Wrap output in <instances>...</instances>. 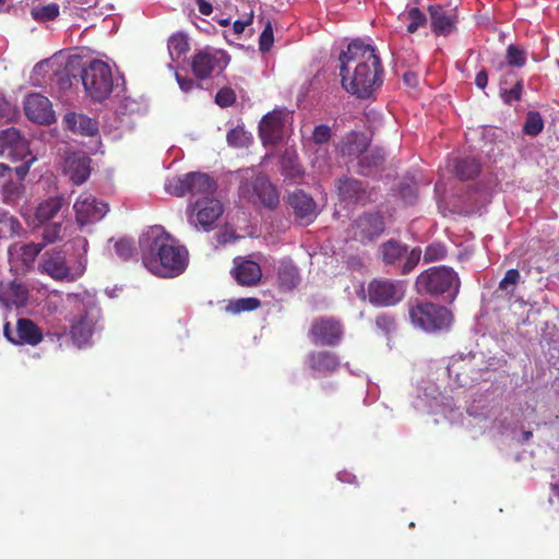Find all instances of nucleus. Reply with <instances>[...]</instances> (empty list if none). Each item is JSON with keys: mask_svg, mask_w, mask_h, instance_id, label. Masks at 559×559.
<instances>
[{"mask_svg": "<svg viewBox=\"0 0 559 559\" xmlns=\"http://www.w3.org/2000/svg\"><path fill=\"white\" fill-rule=\"evenodd\" d=\"M454 173L460 180H469L480 170L479 163L473 157H462L454 160Z\"/></svg>", "mask_w": 559, "mask_h": 559, "instance_id": "nucleus-32", "label": "nucleus"}, {"mask_svg": "<svg viewBox=\"0 0 559 559\" xmlns=\"http://www.w3.org/2000/svg\"><path fill=\"white\" fill-rule=\"evenodd\" d=\"M115 251L122 260H129L135 252L134 242L126 238L119 239L115 243Z\"/></svg>", "mask_w": 559, "mask_h": 559, "instance_id": "nucleus-46", "label": "nucleus"}, {"mask_svg": "<svg viewBox=\"0 0 559 559\" xmlns=\"http://www.w3.org/2000/svg\"><path fill=\"white\" fill-rule=\"evenodd\" d=\"M384 162V153L382 150L366 151L360 157L358 164L362 169L377 168Z\"/></svg>", "mask_w": 559, "mask_h": 559, "instance_id": "nucleus-40", "label": "nucleus"}, {"mask_svg": "<svg viewBox=\"0 0 559 559\" xmlns=\"http://www.w3.org/2000/svg\"><path fill=\"white\" fill-rule=\"evenodd\" d=\"M13 169L4 163H0V177H5L8 174L12 173Z\"/></svg>", "mask_w": 559, "mask_h": 559, "instance_id": "nucleus-62", "label": "nucleus"}, {"mask_svg": "<svg viewBox=\"0 0 559 559\" xmlns=\"http://www.w3.org/2000/svg\"><path fill=\"white\" fill-rule=\"evenodd\" d=\"M503 84H507V80H500V97L504 104L511 105L513 102L521 100L524 84L522 79H518L515 84L511 88L502 87Z\"/></svg>", "mask_w": 559, "mask_h": 559, "instance_id": "nucleus-37", "label": "nucleus"}, {"mask_svg": "<svg viewBox=\"0 0 559 559\" xmlns=\"http://www.w3.org/2000/svg\"><path fill=\"white\" fill-rule=\"evenodd\" d=\"M223 211L224 207L219 200L213 197H202L198 198L193 203H189L186 213L190 225L198 229L202 228L204 231H210L223 214Z\"/></svg>", "mask_w": 559, "mask_h": 559, "instance_id": "nucleus-9", "label": "nucleus"}, {"mask_svg": "<svg viewBox=\"0 0 559 559\" xmlns=\"http://www.w3.org/2000/svg\"><path fill=\"white\" fill-rule=\"evenodd\" d=\"M344 336V326L334 317H318L311 322L308 337L313 345L337 346Z\"/></svg>", "mask_w": 559, "mask_h": 559, "instance_id": "nucleus-12", "label": "nucleus"}, {"mask_svg": "<svg viewBox=\"0 0 559 559\" xmlns=\"http://www.w3.org/2000/svg\"><path fill=\"white\" fill-rule=\"evenodd\" d=\"M17 114L16 107L0 94V118L5 121H12L16 118Z\"/></svg>", "mask_w": 559, "mask_h": 559, "instance_id": "nucleus-47", "label": "nucleus"}, {"mask_svg": "<svg viewBox=\"0 0 559 559\" xmlns=\"http://www.w3.org/2000/svg\"><path fill=\"white\" fill-rule=\"evenodd\" d=\"M252 21V17H250L249 20L247 21H240V20H237L234 22V25H233V29L236 34H241L243 33L245 28L247 25H249Z\"/></svg>", "mask_w": 559, "mask_h": 559, "instance_id": "nucleus-61", "label": "nucleus"}, {"mask_svg": "<svg viewBox=\"0 0 559 559\" xmlns=\"http://www.w3.org/2000/svg\"><path fill=\"white\" fill-rule=\"evenodd\" d=\"M273 43V31L271 25L269 24L264 31L260 35V50L267 51L270 50Z\"/></svg>", "mask_w": 559, "mask_h": 559, "instance_id": "nucleus-55", "label": "nucleus"}, {"mask_svg": "<svg viewBox=\"0 0 559 559\" xmlns=\"http://www.w3.org/2000/svg\"><path fill=\"white\" fill-rule=\"evenodd\" d=\"M8 227L11 230L12 234H19V231L22 229V225L17 218L14 216H8Z\"/></svg>", "mask_w": 559, "mask_h": 559, "instance_id": "nucleus-60", "label": "nucleus"}, {"mask_svg": "<svg viewBox=\"0 0 559 559\" xmlns=\"http://www.w3.org/2000/svg\"><path fill=\"white\" fill-rule=\"evenodd\" d=\"M61 224H50L44 228L43 238L46 243H52L60 239Z\"/></svg>", "mask_w": 559, "mask_h": 559, "instance_id": "nucleus-53", "label": "nucleus"}, {"mask_svg": "<svg viewBox=\"0 0 559 559\" xmlns=\"http://www.w3.org/2000/svg\"><path fill=\"white\" fill-rule=\"evenodd\" d=\"M236 282L246 287L255 286L262 277V270L259 263L251 260L236 262L233 270Z\"/></svg>", "mask_w": 559, "mask_h": 559, "instance_id": "nucleus-26", "label": "nucleus"}, {"mask_svg": "<svg viewBox=\"0 0 559 559\" xmlns=\"http://www.w3.org/2000/svg\"><path fill=\"white\" fill-rule=\"evenodd\" d=\"M28 300V289L20 282L12 281L10 283L0 284V302L5 308L25 307Z\"/></svg>", "mask_w": 559, "mask_h": 559, "instance_id": "nucleus-22", "label": "nucleus"}, {"mask_svg": "<svg viewBox=\"0 0 559 559\" xmlns=\"http://www.w3.org/2000/svg\"><path fill=\"white\" fill-rule=\"evenodd\" d=\"M337 192L342 200L358 203L365 202L367 192L364 183L355 178L343 177L337 179Z\"/></svg>", "mask_w": 559, "mask_h": 559, "instance_id": "nucleus-27", "label": "nucleus"}, {"mask_svg": "<svg viewBox=\"0 0 559 559\" xmlns=\"http://www.w3.org/2000/svg\"><path fill=\"white\" fill-rule=\"evenodd\" d=\"M63 124L71 132L84 136H93L98 132V122L95 119L74 111L64 115Z\"/></svg>", "mask_w": 559, "mask_h": 559, "instance_id": "nucleus-25", "label": "nucleus"}, {"mask_svg": "<svg viewBox=\"0 0 559 559\" xmlns=\"http://www.w3.org/2000/svg\"><path fill=\"white\" fill-rule=\"evenodd\" d=\"M72 301V318L70 319L69 335L71 341L79 348L86 345L94 332L95 324L99 319V308L91 298L74 296Z\"/></svg>", "mask_w": 559, "mask_h": 559, "instance_id": "nucleus-3", "label": "nucleus"}, {"mask_svg": "<svg viewBox=\"0 0 559 559\" xmlns=\"http://www.w3.org/2000/svg\"><path fill=\"white\" fill-rule=\"evenodd\" d=\"M284 175L292 179L301 178L304 170L301 165L294 157H285L282 162Z\"/></svg>", "mask_w": 559, "mask_h": 559, "instance_id": "nucleus-45", "label": "nucleus"}, {"mask_svg": "<svg viewBox=\"0 0 559 559\" xmlns=\"http://www.w3.org/2000/svg\"><path fill=\"white\" fill-rule=\"evenodd\" d=\"M227 142L233 146H242L245 142V131L242 128H235L228 131Z\"/></svg>", "mask_w": 559, "mask_h": 559, "instance_id": "nucleus-54", "label": "nucleus"}, {"mask_svg": "<svg viewBox=\"0 0 559 559\" xmlns=\"http://www.w3.org/2000/svg\"><path fill=\"white\" fill-rule=\"evenodd\" d=\"M64 199L61 195L48 198L38 204L35 216L39 223H45L53 218L62 209Z\"/></svg>", "mask_w": 559, "mask_h": 559, "instance_id": "nucleus-31", "label": "nucleus"}, {"mask_svg": "<svg viewBox=\"0 0 559 559\" xmlns=\"http://www.w3.org/2000/svg\"><path fill=\"white\" fill-rule=\"evenodd\" d=\"M521 274L516 269H510L506 272L504 277L499 283V289L514 293V287L520 282Z\"/></svg>", "mask_w": 559, "mask_h": 559, "instance_id": "nucleus-44", "label": "nucleus"}, {"mask_svg": "<svg viewBox=\"0 0 559 559\" xmlns=\"http://www.w3.org/2000/svg\"><path fill=\"white\" fill-rule=\"evenodd\" d=\"M139 245L143 264L154 274L177 276L188 265V251L166 236L147 233L140 237Z\"/></svg>", "mask_w": 559, "mask_h": 559, "instance_id": "nucleus-2", "label": "nucleus"}, {"mask_svg": "<svg viewBox=\"0 0 559 559\" xmlns=\"http://www.w3.org/2000/svg\"><path fill=\"white\" fill-rule=\"evenodd\" d=\"M41 270L57 281H75L81 273H72L67 264L66 254L62 251L48 250L43 255Z\"/></svg>", "mask_w": 559, "mask_h": 559, "instance_id": "nucleus-17", "label": "nucleus"}, {"mask_svg": "<svg viewBox=\"0 0 559 559\" xmlns=\"http://www.w3.org/2000/svg\"><path fill=\"white\" fill-rule=\"evenodd\" d=\"M409 24L407 25V32L414 34L417 29L425 25L427 22L426 15L416 7L409 9L406 14Z\"/></svg>", "mask_w": 559, "mask_h": 559, "instance_id": "nucleus-41", "label": "nucleus"}, {"mask_svg": "<svg viewBox=\"0 0 559 559\" xmlns=\"http://www.w3.org/2000/svg\"><path fill=\"white\" fill-rule=\"evenodd\" d=\"M338 60L341 85L347 93L369 99L382 86L384 68L373 46L353 40Z\"/></svg>", "mask_w": 559, "mask_h": 559, "instance_id": "nucleus-1", "label": "nucleus"}, {"mask_svg": "<svg viewBox=\"0 0 559 559\" xmlns=\"http://www.w3.org/2000/svg\"><path fill=\"white\" fill-rule=\"evenodd\" d=\"M24 190V186L21 182L8 181L3 185V200L7 203L15 202L20 199L22 192Z\"/></svg>", "mask_w": 559, "mask_h": 559, "instance_id": "nucleus-43", "label": "nucleus"}, {"mask_svg": "<svg viewBox=\"0 0 559 559\" xmlns=\"http://www.w3.org/2000/svg\"><path fill=\"white\" fill-rule=\"evenodd\" d=\"M5 151L13 162L31 155L28 141L13 127L0 131V156L4 155Z\"/></svg>", "mask_w": 559, "mask_h": 559, "instance_id": "nucleus-16", "label": "nucleus"}, {"mask_svg": "<svg viewBox=\"0 0 559 559\" xmlns=\"http://www.w3.org/2000/svg\"><path fill=\"white\" fill-rule=\"evenodd\" d=\"M421 255V250L419 248L412 249L408 253H406L405 262L402 266V274H408L412 272L415 266L418 264Z\"/></svg>", "mask_w": 559, "mask_h": 559, "instance_id": "nucleus-48", "label": "nucleus"}, {"mask_svg": "<svg viewBox=\"0 0 559 559\" xmlns=\"http://www.w3.org/2000/svg\"><path fill=\"white\" fill-rule=\"evenodd\" d=\"M287 115L286 109H274L263 116L259 123V135L263 144L275 145L282 141Z\"/></svg>", "mask_w": 559, "mask_h": 559, "instance_id": "nucleus-15", "label": "nucleus"}, {"mask_svg": "<svg viewBox=\"0 0 559 559\" xmlns=\"http://www.w3.org/2000/svg\"><path fill=\"white\" fill-rule=\"evenodd\" d=\"M382 260L385 264H395L407 253V246L400 241L390 239L380 247Z\"/></svg>", "mask_w": 559, "mask_h": 559, "instance_id": "nucleus-33", "label": "nucleus"}, {"mask_svg": "<svg viewBox=\"0 0 559 559\" xmlns=\"http://www.w3.org/2000/svg\"><path fill=\"white\" fill-rule=\"evenodd\" d=\"M488 83V74L486 70H481L476 74L475 84L477 87L484 90Z\"/></svg>", "mask_w": 559, "mask_h": 559, "instance_id": "nucleus-58", "label": "nucleus"}, {"mask_svg": "<svg viewBox=\"0 0 559 559\" xmlns=\"http://www.w3.org/2000/svg\"><path fill=\"white\" fill-rule=\"evenodd\" d=\"M164 188L168 194L177 198H183L187 194L202 198L212 197L217 189V182L209 174L191 171L168 179Z\"/></svg>", "mask_w": 559, "mask_h": 559, "instance_id": "nucleus-5", "label": "nucleus"}, {"mask_svg": "<svg viewBox=\"0 0 559 559\" xmlns=\"http://www.w3.org/2000/svg\"><path fill=\"white\" fill-rule=\"evenodd\" d=\"M189 50L188 38L182 33L174 34L168 39V51L171 60H179Z\"/></svg>", "mask_w": 559, "mask_h": 559, "instance_id": "nucleus-36", "label": "nucleus"}, {"mask_svg": "<svg viewBox=\"0 0 559 559\" xmlns=\"http://www.w3.org/2000/svg\"><path fill=\"white\" fill-rule=\"evenodd\" d=\"M430 25L437 36H448L456 29V9H449L440 4L428 7Z\"/></svg>", "mask_w": 559, "mask_h": 559, "instance_id": "nucleus-19", "label": "nucleus"}, {"mask_svg": "<svg viewBox=\"0 0 559 559\" xmlns=\"http://www.w3.org/2000/svg\"><path fill=\"white\" fill-rule=\"evenodd\" d=\"M544 129V120L538 111H530L523 126V132L531 136L538 135Z\"/></svg>", "mask_w": 559, "mask_h": 559, "instance_id": "nucleus-39", "label": "nucleus"}, {"mask_svg": "<svg viewBox=\"0 0 559 559\" xmlns=\"http://www.w3.org/2000/svg\"><path fill=\"white\" fill-rule=\"evenodd\" d=\"M91 158L85 154L73 153L66 159V173L75 185H82L91 174Z\"/></svg>", "mask_w": 559, "mask_h": 559, "instance_id": "nucleus-24", "label": "nucleus"}, {"mask_svg": "<svg viewBox=\"0 0 559 559\" xmlns=\"http://www.w3.org/2000/svg\"><path fill=\"white\" fill-rule=\"evenodd\" d=\"M44 247L45 243L15 242L10 247L9 252L11 255L17 258L24 266L29 267Z\"/></svg>", "mask_w": 559, "mask_h": 559, "instance_id": "nucleus-30", "label": "nucleus"}, {"mask_svg": "<svg viewBox=\"0 0 559 559\" xmlns=\"http://www.w3.org/2000/svg\"><path fill=\"white\" fill-rule=\"evenodd\" d=\"M506 64H500V70L506 71L507 74H512L510 67L522 68L526 63V53L515 45H509L506 55Z\"/></svg>", "mask_w": 559, "mask_h": 559, "instance_id": "nucleus-35", "label": "nucleus"}, {"mask_svg": "<svg viewBox=\"0 0 559 559\" xmlns=\"http://www.w3.org/2000/svg\"><path fill=\"white\" fill-rule=\"evenodd\" d=\"M332 131L326 124H319L312 131V141L316 144H326L331 140Z\"/></svg>", "mask_w": 559, "mask_h": 559, "instance_id": "nucleus-51", "label": "nucleus"}, {"mask_svg": "<svg viewBox=\"0 0 559 559\" xmlns=\"http://www.w3.org/2000/svg\"><path fill=\"white\" fill-rule=\"evenodd\" d=\"M26 117L39 124H49L55 120L50 100L40 94L28 95L24 102Z\"/></svg>", "mask_w": 559, "mask_h": 559, "instance_id": "nucleus-20", "label": "nucleus"}, {"mask_svg": "<svg viewBox=\"0 0 559 559\" xmlns=\"http://www.w3.org/2000/svg\"><path fill=\"white\" fill-rule=\"evenodd\" d=\"M176 76L178 84L183 92H189L194 87L195 82L192 79L181 78L178 74Z\"/></svg>", "mask_w": 559, "mask_h": 559, "instance_id": "nucleus-56", "label": "nucleus"}, {"mask_svg": "<svg viewBox=\"0 0 559 559\" xmlns=\"http://www.w3.org/2000/svg\"><path fill=\"white\" fill-rule=\"evenodd\" d=\"M36 159L37 158L31 153V155H27L26 158L22 159L23 163L20 166L14 168V173L21 183L29 173V169Z\"/></svg>", "mask_w": 559, "mask_h": 559, "instance_id": "nucleus-52", "label": "nucleus"}, {"mask_svg": "<svg viewBox=\"0 0 559 559\" xmlns=\"http://www.w3.org/2000/svg\"><path fill=\"white\" fill-rule=\"evenodd\" d=\"M385 230L384 216L380 212H364L347 228L349 239L361 245L373 243Z\"/></svg>", "mask_w": 559, "mask_h": 559, "instance_id": "nucleus-8", "label": "nucleus"}, {"mask_svg": "<svg viewBox=\"0 0 559 559\" xmlns=\"http://www.w3.org/2000/svg\"><path fill=\"white\" fill-rule=\"evenodd\" d=\"M376 325L384 334H390L396 329L394 317L386 313H382L376 318Z\"/></svg>", "mask_w": 559, "mask_h": 559, "instance_id": "nucleus-49", "label": "nucleus"}, {"mask_svg": "<svg viewBox=\"0 0 559 559\" xmlns=\"http://www.w3.org/2000/svg\"><path fill=\"white\" fill-rule=\"evenodd\" d=\"M277 283L282 292H290L300 283L297 266L292 261H281L277 269Z\"/></svg>", "mask_w": 559, "mask_h": 559, "instance_id": "nucleus-29", "label": "nucleus"}, {"mask_svg": "<svg viewBox=\"0 0 559 559\" xmlns=\"http://www.w3.org/2000/svg\"><path fill=\"white\" fill-rule=\"evenodd\" d=\"M215 102L221 107L231 106L236 102V94L231 88L223 87L216 93Z\"/></svg>", "mask_w": 559, "mask_h": 559, "instance_id": "nucleus-50", "label": "nucleus"}, {"mask_svg": "<svg viewBox=\"0 0 559 559\" xmlns=\"http://www.w3.org/2000/svg\"><path fill=\"white\" fill-rule=\"evenodd\" d=\"M8 216H11L8 212H4L0 215V223L8 224Z\"/></svg>", "mask_w": 559, "mask_h": 559, "instance_id": "nucleus-63", "label": "nucleus"}, {"mask_svg": "<svg viewBox=\"0 0 559 559\" xmlns=\"http://www.w3.org/2000/svg\"><path fill=\"white\" fill-rule=\"evenodd\" d=\"M333 386H334V385H333V383L329 382V383L323 384V385H322V389H324V390H326V389L332 390V389H333Z\"/></svg>", "mask_w": 559, "mask_h": 559, "instance_id": "nucleus-64", "label": "nucleus"}, {"mask_svg": "<svg viewBox=\"0 0 559 559\" xmlns=\"http://www.w3.org/2000/svg\"><path fill=\"white\" fill-rule=\"evenodd\" d=\"M403 81L407 86L415 87L418 84V76L414 72H405Z\"/></svg>", "mask_w": 559, "mask_h": 559, "instance_id": "nucleus-59", "label": "nucleus"}, {"mask_svg": "<svg viewBox=\"0 0 559 559\" xmlns=\"http://www.w3.org/2000/svg\"><path fill=\"white\" fill-rule=\"evenodd\" d=\"M262 305L261 300L257 297H245L228 300L225 306V312L237 316L242 312L257 310Z\"/></svg>", "mask_w": 559, "mask_h": 559, "instance_id": "nucleus-34", "label": "nucleus"}, {"mask_svg": "<svg viewBox=\"0 0 559 559\" xmlns=\"http://www.w3.org/2000/svg\"><path fill=\"white\" fill-rule=\"evenodd\" d=\"M447 255V248L439 242L430 243L424 252V261L426 263L443 260Z\"/></svg>", "mask_w": 559, "mask_h": 559, "instance_id": "nucleus-42", "label": "nucleus"}, {"mask_svg": "<svg viewBox=\"0 0 559 559\" xmlns=\"http://www.w3.org/2000/svg\"><path fill=\"white\" fill-rule=\"evenodd\" d=\"M288 204L293 209L299 225H309L318 216V205L311 195L302 190H296L288 195Z\"/></svg>", "mask_w": 559, "mask_h": 559, "instance_id": "nucleus-18", "label": "nucleus"}, {"mask_svg": "<svg viewBox=\"0 0 559 559\" xmlns=\"http://www.w3.org/2000/svg\"><path fill=\"white\" fill-rule=\"evenodd\" d=\"M76 223L83 227L100 221L108 212V204L90 193H82L73 205Z\"/></svg>", "mask_w": 559, "mask_h": 559, "instance_id": "nucleus-14", "label": "nucleus"}, {"mask_svg": "<svg viewBox=\"0 0 559 559\" xmlns=\"http://www.w3.org/2000/svg\"><path fill=\"white\" fill-rule=\"evenodd\" d=\"M194 1L197 3L199 12L201 14L210 15L213 12V7L209 1H206V0H194Z\"/></svg>", "mask_w": 559, "mask_h": 559, "instance_id": "nucleus-57", "label": "nucleus"}, {"mask_svg": "<svg viewBox=\"0 0 559 559\" xmlns=\"http://www.w3.org/2000/svg\"><path fill=\"white\" fill-rule=\"evenodd\" d=\"M3 335L13 345L36 347L44 340L43 330L28 318H19L14 324L5 322Z\"/></svg>", "mask_w": 559, "mask_h": 559, "instance_id": "nucleus-11", "label": "nucleus"}, {"mask_svg": "<svg viewBox=\"0 0 559 559\" xmlns=\"http://www.w3.org/2000/svg\"><path fill=\"white\" fill-rule=\"evenodd\" d=\"M81 80L86 94L95 102H103L112 91V74L109 66L100 60H93L81 72Z\"/></svg>", "mask_w": 559, "mask_h": 559, "instance_id": "nucleus-6", "label": "nucleus"}, {"mask_svg": "<svg viewBox=\"0 0 559 559\" xmlns=\"http://www.w3.org/2000/svg\"><path fill=\"white\" fill-rule=\"evenodd\" d=\"M405 296V287L401 281L388 278L372 280L368 284V298L377 307H392Z\"/></svg>", "mask_w": 559, "mask_h": 559, "instance_id": "nucleus-13", "label": "nucleus"}, {"mask_svg": "<svg viewBox=\"0 0 559 559\" xmlns=\"http://www.w3.org/2000/svg\"><path fill=\"white\" fill-rule=\"evenodd\" d=\"M369 142L367 136L361 132L347 133L338 145L343 156L357 157L358 160L368 150Z\"/></svg>", "mask_w": 559, "mask_h": 559, "instance_id": "nucleus-28", "label": "nucleus"}, {"mask_svg": "<svg viewBox=\"0 0 559 559\" xmlns=\"http://www.w3.org/2000/svg\"><path fill=\"white\" fill-rule=\"evenodd\" d=\"M31 15L37 22L52 21L59 15V5L51 2L46 5L34 7L31 11Z\"/></svg>", "mask_w": 559, "mask_h": 559, "instance_id": "nucleus-38", "label": "nucleus"}, {"mask_svg": "<svg viewBox=\"0 0 559 559\" xmlns=\"http://www.w3.org/2000/svg\"><path fill=\"white\" fill-rule=\"evenodd\" d=\"M306 365L314 374L330 376L340 369L341 360L334 352L312 350L306 357Z\"/></svg>", "mask_w": 559, "mask_h": 559, "instance_id": "nucleus-21", "label": "nucleus"}, {"mask_svg": "<svg viewBox=\"0 0 559 559\" xmlns=\"http://www.w3.org/2000/svg\"><path fill=\"white\" fill-rule=\"evenodd\" d=\"M228 62L229 56L226 51L207 46L193 55L191 70L195 78L205 80L221 73Z\"/></svg>", "mask_w": 559, "mask_h": 559, "instance_id": "nucleus-10", "label": "nucleus"}, {"mask_svg": "<svg viewBox=\"0 0 559 559\" xmlns=\"http://www.w3.org/2000/svg\"><path fill=\"white\" fill-rule=\"evenodd\" d=\"M412 322L425 331L448 329L452 322V313L444 306L432 302L418 304L409 309Z\"/></svg>", "mask_w": 559, "mask_h": 559, "instance_id": "nucleus-7", "label": "nucleus"}, {"mask_svg": "<svg viewBox=\"0 0 559 559\" xmlns=\"http://www.w3.org/2000/svg\"><path fill=\"white\" fill-rule=\"evenodd\" d=\"M460 278L457 273L449 266H432L423 271L416 280L418 293H425L430 296H439L451 293L452 299L456 297L460 290Z\"/></svg>", "mask_w": 559, "mask_h": 559, "instance_id": "nucleus-4", "label": "nucleus"}, {"mask_svg": "<svg viewBox=\"0 0 559 559\" xmlns=\"http://www.w3.org/2000/svg\"><path fill=\"white\" fill-rule=\"evenodd\" d=\"M249 186L252 189L251 198L255 197L265 207L273 209L278 204V192L265 176L258 175Z\"/></svg>", "mask_w": 559, "mask_h": 559, "instance_id": "nucleus-23", "label": "nucleus"}]
</instances>
